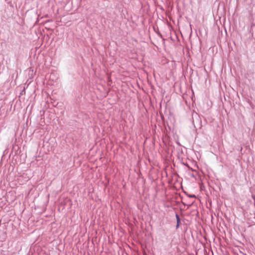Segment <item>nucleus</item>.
Here are the masks:
<instances>
[{
    "mask_svg": "<svg viewBox=\"0 0 255 255\" xmlns=\"http://www.w3.org/2000/svg\"><path fill=\"white\" fill-rule=\"evenodd\" d=\"M176 218H177V223L178 224V223L180 222V220H179V218L177 215H176Z\"/></svg>",
    "mask_w": 255,
    "mask_h": 255,
    "instance_id": "obj_1",
    "label": "nucleus"
}]
</instances>
